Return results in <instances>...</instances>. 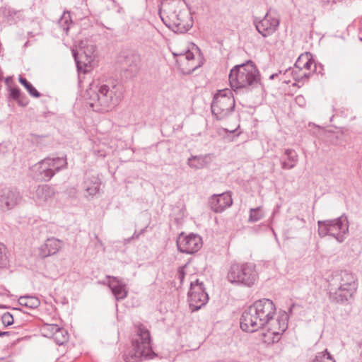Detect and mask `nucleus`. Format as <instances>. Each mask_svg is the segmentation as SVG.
Returning <instances> with one entry per match:
<instances>
[{
	"mask_svg": "<svg viewBox=\"0 0 362 362\" xmlns=\"http://www.w3.org/2000/svg\"><path fill=\"white\" fill-rule=\"evenodd\" d=\"M313 71L317 74H320L321 76H323L325 74L323 65H322L321 64H317L315 62Z\"/></svg>",
	"mask_w": 362,
	"mask_h": 362,
	"instance_id": "40",
	"label": "nucleus"
},
{
	"mask_svg": "<svg viewBox=\"0 0 362 362\" xmlns=\"http://www.w3.org/2000/svg\"><path fill=\"white\" fill-rule=\"evenodd\" d=\"M23 197L16 189L6 188L0 191V209L8 211L20 204Z\"/></svg>",
	"mask_w": 362,
	"mask_h": 362,
	"instance_id": "11",
	"label": "nucleus"
},
{
	"mask_svg": "<svg viewBox=\"0 0 362 362\" xmlns=\"http://www.w3.org/2000/svg\"><path fill=\"white\" fill-rule=\"evenodd\" d=\"M235 101L232 90L225 88L218 90L211 105L212 115L217 120L226 119L234 111Z\"/></svg>",
	"mask_w": 362,
	"mask_h": 362,
	"instance_id": "8",
	"label": "nucleus"
},
{
	"mask_svg": "<svg viewBox=\"0 0 362 362\" xmlns=\"http://www.w3.org/2000/svg\"><path fill=\"white\" fill-rule=\"evenodd\" d=\"M310 54L309 52L300 54L295 63V66L299 69L300 71L303 69V66L305 64L307 59L310 57Z\"/></svg>",
	"mask_w": 362,
	"mask_h": 362,
	"instance_id": "35",
	"label": "nucleus"
},
{
	"mask_svg": "<svg viewBox=\"0 0 362 362\" xmlns=\"http://www.w3.org/2000/svg\"><path fill=\"white\" fill-rule=\"evenodd\" d=\"M100 182L96 177L87 178L84 182V188L89 195L97 194L100 189Z\"/></svg>",
	"mask_w": 362,
	"mask_h": 362,
	"instance_id": "25",
	"label": "nucleus"
},
{
	"mask_svg": "<svg viewBox=\"0 0 362 362\" xmlns=\"http://www.w3.org/2000/svg\"><path fill=\"white\" fill-rule=\"evenodd\" d=\"M149 330L142 324L135 326V334L132 339V348L124 356L126 362H139L142 359H152L157 356L153 351Z\"/></svg>",
	"mask_w": 362,
	"mask_h": 362,
	"instance_id": "3",
	"label": "nucleus"
},
{
	"mask_svg": "<svg viewBox=\"0 0 362 362\" xmlns=\"http://www.w3.org/2000/svg\"><path fill=\"white\" fill-rule=\"evenodd\" d=\"M184 4L177 0H167L159 9V16L163 23L169 28L175 27L180 13L184 10Z\"/></svg>",
	"mask_w": 362,
	"mask_h": 362,
	"instance_id": "9",
	"label": "nucleus"
},
{
	"mask_svg": "<svg viewBox=\"0 0 362 362\" xmlns=\"http://www.w3.org/2000/svg\"><path fill=\"white\" fill-rule=\"evenodd\" d=\"M34 136H35V138H38V137H40V136H38V135H34Z\"/></svg>",
	"mask_w": 362,
	"mask_h": 362,
	"instance_id": "52",
	"label": "nucleus"
},
{
	"mask_svg": "<svg viewBox=\"0 0 362 362\" xmlns=\"http://www.w3.org/2000/svg\"><path fill=\"white\" fill-rule=\"evenodd\" d=\"M214 158L212 153L205 155L192 156L187 160L189 166L194 169H202L207 167L211 162Z\"/></svg>",
	"mask_w": 362,
	"mask_h": 362,
	"instance_id": "19",
	"label": "nucleus"
},
{
	"mask_svg": "<svg viewBox=\"0 0 362 362\" xmlns=\"http://www.w3.org/2000/svg\"><path fill=\"white\" fill-rule=\"evenodd\" d=\"M1 322L4 324V325L6 327L11 325L12 324H13V322H14L13 315L8 312L5 313L1 316Z\"/></svg>",
	"mask_w": 362,
	"mask_h": 362,
	"instance_id": "37",
	"label": "nucleus"
},
{
	"mask_svg": "<svg viewBox=\"0 0 362 362\" xmlns=\"http://www.w3.org/2000/svg\"><path fill=\"white\" fill-rule=\"evenodd\" d=\"M52 338L57 344L62 345L68 341L69 334L64 328L59 327Z\"/></svg>",
	"mask_w": 362,
	"mask_h": 362,
	"instance_id": "30",
	"label": "nucleus"
},
{
	"mask_svg": "<svg viewBox=\"0 0 362 362\" xmlns=\"http://www.w3.org/2000/svg\"><path fill=\"white\" fill-rule=\"evenodd\" d=\"M284 156L281 158V165L284 170H290L293 168L298 163V156L295 150L287 148L284 151Z\"/></svg>",
	"mask_w": 362,
	"mask_h": 362,
	"instance_id": "21",
	"label": "nucleus"
},
{
	"mask_svg": "<svg viewBox=\"0 0 362 362\" xmlns=\"http://www.w3.org/2000/svg\"><path fill=\"white\" fill-rule=\"evenodd\" d=\"M8 265V258L6 256V247L0 243V269L6 268Z\"/></svg>",
	"mask_w": 362,
	"mask_h": 362,
	"instance_id": "34",
	"label": "nucleus"
},
{
	"mask_svg": "<svg viewBox=\"0 0 362 362\" xmlns=\"http://www.w3.org/2000/svg\"><path fill=\"white\" fill-rule=\"evenodd\" d=\"M59 327L55 324H45L42 328V332L45 337L52 338Z\"/></svg>",
	"mask_w": 362,
	"mask_h": 362,
	"instance_id": "33",
	"label": "nucleus"
},
{
	"mask_svg": "<svg viewBox=\"0 0 362 362\" xmlns=\"http://www.w3.org/2000/svg\"><path fill=\"white\" fill-rule=\"evenodd\" d=\"M8 81H9V78H6V80H5V82H6V83H8Z\"/></svg>",
	"mask_w": 362,
	"mask_h": 362,
	"instance_id": "50",
	"label": "nucleus"
},
{
	"mask_svg": "<svg viewBox=\"0 0 362 362\" xmlns=\"http://www.w3.org/2000/svg\"><path fill=\"white\" fill-rule=\"evenodd\" d=\"M189 307L192 311H197L202 306L206 305L209 300V296L206 292L188 295Z\"/></svg>",
	"mask_w": 362,
	"mask_h": 362,
	"instance_id": "22",
	"label": "nucleus"
},
{
	"mask_svg": "<svg viewBox=\"0 0 362 362\" xmlns=\"http://www.w3.org/2000/svg\"><path fill=\"white\" fill-rule=\"evenodd\" d=\"M72 24V20L71 18V15L69 12H64L61 16L60 19L58 21L59 27L66 33H68V31L70 28V25Z\"/></svg>",
	"mask_w": 362,
	"mask_h": 362,
	"instance_id": "27",
	"label": "nucleus"
},
{
	"mask_svg": "<svg viewBox=\"0 0 362 362\" xmlns=\"http://www.w3.org/2000/svg\"><path fill=\"white\" fill-rule=\"evenodd\" d=\"M80 54H83V58H88L89 57H92L91 54L90 53H88L86 52V51H83L82 52H81Z\"/></svg>",
	"mask_w": 362,
	"mask_h": 362,
	"instance_id": "45",
	"label": "nucleus"
},
{
	"mask_svg": "<svg viewBox=\"0 0 362 362\" xmlns=\"http://www.w3.org/2000/svg\"><path fill=\"white\" fill-rule=\"evenodd\" d=\"M13 310H21V309H20V308H13Z\"/></svg>",
	"mask_w": 362,
	"mask_h": 362,
	"instance_id": "51",
	"label": "nucleus"
},
{
	"mask_svg": "<svg viewBox=\"0 0 362 362\" xmlns=\"http://www.w3.org/2000/svg\"><path fill=\"white\" fill-rule=\"evenodd\" d=\"M315 60L313 59L311 54H310V57H308L305 62V64L303 66V69H305L309 70L311 69L312 65H315Z\"/></svg>",
	"mask_w": 362,
	"mask_h": 362,
	"instance_id": "42",
	"label": "nucleus"
},
{
	"mask_svg": "<svg viewBox=\"0 0 362 362\" xmlns=\"http://www.w3.org/2000/svg\"><path fill=\"white\" fill-rule=\"evenodd\" d=\"M193 26V19L191 13L184 8L179 20L175 23V27L173 28L171 30L176 33H185Z\"/></svg>",
	"mask_w": 362,
	"mask_h": 362,
	"instance_id": "17",
	"label": "nucleus"
},
{
	"mask_svg": "<svg viewBox=\"0 0 362 362\" xmlns=\"http://www.w3.org/2000/svg\"><path fill=\"white\" fill-rule=\"evenodd\" d=\"M19 83L25 87L29 94L34 98H40L41 94L38 92L35 88L24 77L21 75L18 77Z\"/></svg>",
	"mask_w": 362,
	"mask_h": 362,
	"instance_id": "28",
	"label": "nucleus"
},
{
	"mask_svg": "<svg viewBox=\"0 0 362 362\" xmlns=\"http://www.w3.org/2000/svg\"><path fill=\"white\" fill-rule=\"evenodd\" d=\"M339 281L338 288L331 293V297L337 303H344L352 298L358 288L356 276L348 270H342L336 276Z\"/></svg>",
	"mask_w": 362,
	"mask_h": 362,
	"instance_id": "5",
	"label": "nucleus"
},
{
	"mask_svg": "<svg viewBox=\"0 0 362 362\" xmlns=\"http://www.w3.org/2000/svg\"><path fill=\"white\" fill-rule=\"evenodd\" d=\"M230 86L238 93L240 89L253 87L260 83L259 71L252 60L234 66L228 77Z\"/></svg>",
	"mask_w": 362,
	"mask_h": 362,
	"instance_id": "4",
	"label": "nucleus"
},
{
	"mask_svg": "<svg viewBox=\"0 0 362 362\" xmlns=\"http://www.w3.org/2000/svg\"><path fill=\"white\" fill-rule=\"evenodd\" d=\"M140 62V55L137 53L132 52L124 57L122 64L127 71L133 74L137 72L139 70Z\"/></svg>",
	"mask_w": 362,
	"mask_h": 362,
	"instance_id": "20",
	"label": "nucleus"
},
{
	"mask_svg": "<svg viewBox=\"0 0 362 362\" xmlns=\"http://www.w3.org/2000/svg\"><path fill=\"white\" fill-rule=\"evenodd\" d=\"M296 100L298 103H302L304 100V98L303 96L299 95V96L296 97Z\"/></svg>",
	"mask_w": 362,
	"mask_h": 362,
	"instance_id": "46",
	"label": "nucleus"
},
{
	"mask_svg": "<svg viewBox=\"0 0 362 362\" xmlns=\"http://www.w3.org/2000/svg\"><path fill=\"white\" fill-rule=\"evenodd\" d=\"M18 303L22 306L34 309L40 305V301L35 296H25L19 298Z\"/></svg>",
	"mask_w": 362,
	"mask_h": 362,
	"instance_id": "26",
	"label": "nucleus"
},
{
	"mask_svg": "<svg viewBox=\"0 0 362 362\" xmlns=\"http://www.w3.org/2000/svg\"><path fill=\"white\" fill-rule=\"evenodd\" d=\"M145 229H142L139 233H136V232H135L132 237L129 238L128 239V242L131 240V239H138L139 238V236L144 232Z\"/></svg>",
	"mask_w": 362,
	"mask_h": 362,
	"instance_id": "44",
	"label": "nucleus"
},
{
	"mask_svg": "<svg viewBox=\"0 0 362 362\" xmlns=\"http://www.w3.org/2000/svg\"><path fill=\"white\" fill-rule=\"evenodd\" d=\"M62 246L63 242L61 240L54 237L49 238L38 247L37 255L42 259L54 255L62 248Z\"/></svg>",
	"mask_w": 362,
	"mask_h": 362,
	"instance_id": "13",
	"label": "nucleus"
},
{
	"mask_svg": "<svg viewBox=\"0 0 362 362\" xmlns=\"http://www.w3.org/2000/svg\"><path fill=\"white\" fill-rule=\"evenodd\" d=\"M279 25V19L275 17H272L268 13L261 21L255 22L256 30L264 37L272 35L276 30Z\"/></svg>",
	"mask_w": 362,
	"mask_h": 362,
	"instance_id": "12",
	"label": "nucleus"
},
{
	"mask_svg": "<svg viewBox=\"0 0 362 362\" xmlns=\"http://www.w3.org/2000/svg\"><path fill=\"white\" fill-rule=\"evenodd\" d=\"M72 53L78 71L83 72L84 74L87 73L88 71L87 68L91 66L93 57H89L88 58H83V54H78L75 50H72Z\"/></svg>",
	"mask_w": 362,
	"mask_h": 362,
	"instance_id": "23",
	"label": "nucleus"
},
{
	"mask_svg": "<svg viewBox=\"0 0 362 362\" xmlns=\"http://www.w3.org/2000/svg\"><path fill=\"white\" fill-rule=\"evenodd\" d=\"M257 277L255 264L250 262L232 264L227 274V279L231 284L247 287L254 285Z\"/></svg>",
	"mask_w": 362,
	"mask_h": 362,
	"instance_id": "6",
	"label": "nucleus"
},
{
	"mask_svg": "<svg viewBox=\"0 0 362 362\" xmlns=\"http://www.w3.org/2000/svg\"><path fill=\"white\" fill-rule=\"evenodd\" d=\"M22 94L21 90L18 87L11 88H10V97L13 100H16L21 97V95Z\"/></svg>",
	"mask_w": 362,
	"mask_h": 362,
	"instance_id": "38",
	"label": "nucleus"
},
{
	"mask_svg": "<svg viewBox=\"0 0 362 362\" xmlns=\"http://www.w3.org/2000/svg\"><path fill=\"white\" fill-rule=\"evenodd\" d=\"M10 335V332H0V337L8 336Z\"/></svg>",
	"mask_w": 362,
	"mask_h": 362,
	"instance_id": "47",
	"label": "nucleus"
},
{
	"mask_svg": "<svg viewBox=\"0 0 362 362\" xmlns=\"http://www.w3.org/2000/svg\"><path fill=\"white\" fill-rule=\"evenodd\" d=\"M84 98L93 111L106 112L119 103L122 96L116 85L109 86L103 84L99 87H90L87 89Z\"/></svg>",
	"mask_w": 362,
	"mask_h": 362,
	"instance_id": "2",
	"label": "nucleus"
},
{
	"mask_svg": "<svg viewBox=\"0 0 362 362\" xmlns=\"http://www.w3.org/2000/svg\"><path fill=\"white\" fill-rule=\"evenodd\" d=\"M185 55L186 59H187V60H192L194 58V55L193 52H192L189 50L187 51L186 53L185 54Z\"/></svg>",
	"mask_w": 362,
	"mask_h": 362,
	"instance_id": "43",
	"label": "nucleus"
},
{
	"mask_svg": "<svg viewBox=\"0 0 362 362\" xmlns=\"http://www.w3.org/2000/svg\"><path fill=\"white\" fill-rule=\"evenodd\" d=\"M278 75H279V74H278V73L273 74H272V75L269 76V78H270V79H274V78H276Z\"/></svg>",
	"mask_w": 362,
	"mask_h": 362,
	"instance_id": "48",
	"label": "nucleus"
},
{
	"mask_svg": "<svg viewBox=\"0 0 362 362\" xmlns=\"http://www.w3.org/2000/svg\"><path fill=\"white\" fill-rule=\"evenodd\" d=\"M291 72L292 74H293V78L296 81H302L303 79H308L310 77V73H303L301 75H297L296 72L294 73V71L292 70L291 68L286 70L285 73Z\"/></svg>",
	"mask_w": 362,
	"mask_h": 362,
	"instance_id": "36",
	"label": "nucleus"
},
{
	"mask_svg": "<svg viewBox=\"0 0 362 362\" xmlns=\"http://www.w3.org/2000/svg\"><path fill=\"white\" fill-rule=\"evenodd\" d=\"M204 292H206V288L202 281H200L198 279H195L194 281H191L188 295L202 293Z\"/></svg>",
	"mask_w": 362,
	"mask_h": 362,
	"instance_id": "31",
	"label": "nucleus"
},
{
	"mask_svg": "<svg viewBox=\"0 0 362 362\" xmlns=\"http://www.w3.org/2000/svg\"><path fill=\"white\" fill-rule=\"evenodd\" d=\"M185 267H186V265H184L182 267H180L177 269V278L180 281V286L182 285L185 277Z\"/></svg>",
	"mask_w": 362,
	"mask_h": 362,
	"instance_id": "39",
	"label": "nucleus"
},
{
	"mask_svg": "<svg viewBox=\"0 0 362 362\" xmlns=\"http://www.w3.org/2000/svg\"><path fill=\"white\" fill-rule=\"evenodd\" d=\"M295 304H292L288 308V313L284 312L279 317L274 325L271 322L276 314V306L274 302L268 298H262L255 301L247 307L242 313L240 317V328L247 332H255L264 327L267 325L272 327L269 330L274 337L273 341L279 339V335L282 334L288 328V314H292Z\"/></svg>",
	"mask_w": 362,
	"mask_h": 362,
	"instance_id": "1",
	"label": "nucleus"
},
{
	"mask_svg": "<svg viewBox=\"0 0 362 362\" xmlns=\"http://www.w3.org/2000/svg\"><path fill=\"white\" fill-rule=\"evenodd\" d=\"M44 160L49 165L47 167L54 172V175L67 166L66 157H47Z\"/></svg>",
	"mask_w": 362,
	"mask_h": 362,
	"instance_id": "24",
	"label": "nucleus"
},
{
	"mask_svg": "<svg viewBox=\"0 0 362 362\" xmlns=\"http://www.w3.org/2000/svg\"><path fill=\"white\" fill-rule=\"evenodd\" d=\"M210 209L215 213H221L233 204L231 195L225 192L212 195L209 200Z\"/></svg>",
	"mask_w": 362,
	"mask_h": 362,
	"instance_id": "14",
	"label": "nucleus"
},
{
	"mask_svg": "<svg viewBox=\"0 0 362 362\" xmlns=\"http://www.w3.org/2000/svg\"><path fill=\"white\" fill-rule=\"evenodd\" d=\"M44 159L39 161L33 166L35 177L41 181H49L54 176V172L47 167Z\"/></svg>",
	"mask_w": 362,
	"mask_h": 362,
	"instance_id": "18",
	"label": "nucleus"
},
{
	"mask_svg": "<svg viewBox=\"0 0 362 362\" xmlns=\"http://www.w3.org/2000/svg\"><path fill=\"white\" fill-rule=\"evenodd\" d=\"M264 216V214L262 212V209L261 206L250 209V216L248 218L249 222H257L262 219Z\"/></svg>",
	"mask_w": 362,
	"mask_h": 362,
	"instance_id": "32",
	"label": "nucleus"
},
{
	"mask_svg": "<svg viewBox=\"0 0 362 362\" xmlns=\"http://www.w3.org/2000/svg\"><path fill=\"white\" fill-rule=\"evenodd\" d=\"M110 279L108 286L110 288L112 294L117 300H122L124 299L128 294V291L126 288V284L122 281L118 277L107 276Z\"/></svg>",
	"mask_w": 362,
	"mask_h": 362,
	"instance_id": "16",
	"label": "nucleus"
},
{
	"mask_svg": "<svg viewBox=\"0 0 362 362\" xmlns=\"http://www.w3.org/2000/svg\"><path fill=\"white\" fill-rule=\"evenodd\" d=\"M349 232V221L345 214L334 219L317 221V233L320 238L329 235L339 243L344 240V235Z\"/></svg>",
	"mask_w": 362,
	"mask_h": 362,
	"instance_id": "7",
	"label": "nucleus"
},
{
	"mask_svg": "<svg viewBox=\"0 0 362 362\" xmlns=\"http://www.w3.org/2000/svg\"><path fill=\"white\" fill-rule=\"evenodd\" d=\"M177 250L182 253L194 254L198 252L203 245L202 237L193 233L185 234L182 232L176 241Z\"/></svg>",
	"mask_w": 362,
	"mask_h": 362,
	"instance_id": "10",
	"label": "nucleus"
},
{
	"mask_svg": "<svg viewBox=\"0 0 362 362\" xmlns=\"http://www.w3.org/2000/svg\"><path fill=\"white\" fill-rule=\"evenodd\" d=\"M55 194L54 189L48 185L37 186L32 193L33 199L38 205H42L51 199Z\"/></svg>",
	"mask_w": 362,
	"mask_h": 362,
	"instance_id": "15",
	"label": "nucleus"
},
{
	"mask_svg": "<svg viewBox=\"0 0 362 362\" xmlns=\"http://www.w3.org/2000/svg\"><path fill=\"white\" fill-rule=\"evenodd\" d=\"M309 362H336V361L327 349H325L323 351L317 352L315 358Z\"/></svg>",
	"mask_w": 362,
	"mask_h": 362,
	"instance_id": "29",
	"label": "nucleus"
},
{
	"mask_svg": "<svg viewBox=\"0 0 362 362\" xmlns=\"http://www.w3.org/2000/svg\"><path fill=\"white\" fill-rule=\"evenodd\" d=\"M299 219H300V221H302L303 223H305V219H304V218H299Z\"/></svg>",
	"mask_w": 362,
	"mask_h": 362,
	"instance_id": "49",
	"label": "nucleus"
},
{
	"mask_svg": "<svg viewBox=\"0 0 362 362\" xmlns=\"http://www.w3.org/2000/svg\"><path fill=\"white\" fill-rule=\"evenodd\" d=\"M16 101L18 102V104L22 107H25L28 104V98L23 93L21 95V97L16 100Z\"/></svg>",
	"mask_w": 362,
	"mask_h": 362,
	"instance_id": "41",
	"label": "nucleus"
}]
</instances>
